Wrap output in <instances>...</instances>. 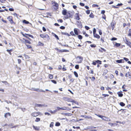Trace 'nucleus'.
I'll use <instances>...</instances> for the list:
<instances>
[{
	"label": "nucleus",
	"mask_w": 131,
	"mask_h": 131,
	"mask_svg": "<svg viewBox=\"0 0 131 131\" xmlns=\"http://www.w3.org/2000/svg\"><path fill=\"white\" fill-rule=\"evenodd\" d=\"M76 59L78 63H81L83 60V58L81 56H78L76 58Z\"/></svg>",
	"instance_id": "1"
},
{
	"label": "nucleus",
	"mask_w": 131,
	"mask_h": 131,
	"mask_svg": "<svg viewBox=\"0 0 131 131\" xmlns=\"http://www.w3.org/2000/svg\"><path fill=\"white\" fill-rule=\"evenodd\" d=\"M62 99L63 100L67 102H74L73 100L67 97H64Z\"/></svg>",
	"instance_id": "2"
},
{
	"label": "nucleus",
	"mask_w": 131,
	"mask_h": 131,
	"mask_svg": "<svg viewBox=\"0 0 131 131\" xmlns=\"http://www.w3.org/2000/svg\"><path fill=\"white\" fill-rule=\"evenodd\" d=\"M54 4L53 5L52 7V8L53 10H57L58 8V4L56 3H54Z\"/></svg>",
	"instance_id": "3"
},
{
	"label": "nucleus",
	"mask_w": 131,
	"mask_h": 131,
	"mask_svg": "<svg viewBox=\"0 0 131 131\" xmlns=\"http://www.w3.org/2000/svg\"><path fill=\"white\" fill-rule=\"evenodd\" d=\"M40 36L41 38H46L47 39H49V37L48 35L47 34H41Z\"/></svg>",
	"instance_id": "4"
},
{
	"label": "nucleus",
	"mask_w": 131,
	"mask_h": 131,
	"mask_svg": "<svg viewBox=\"0 0 131 131\" xmlns=\"http://www.w3.org/2000/svg\"><path fill=\"white\" fill-rule=\"evenodd\" d=\"M7 18L10 21V23L12 24L14 23L13 20V17L12 16H10L8 17Z\"/></svg>",
	"instance_id": "5"
},
{
	"label": "nucleus",
	"mask_w": 131,
	"mask_h": 131,
	"mask_svg": "<svg viewBox=\"0 0 131 131\" xmlns=\"http://www.w3.org/2000/svg\"><path fill=\"white\" fill-rule=\"evenodd\" d=\"M36 106L39 107H47V105L44 104H36L35 105Z\"/></svg>",
	"instance_id": "6"
},
{
	"label": "nucleus",
	"mask_w": 131,
	"mask_h": 131,
	"mask_svg": "<svg viewBox=\"0 0 131 131\" xmlns=\"http://www.w3.org/2000/svg\"><path fill=\"white\" fill-rule=\"evenodd\" d=\"M40 112H34L32 113V115L34 117H36L38 116L40 114Z\"/></svg>",
	"instance_id": "7"
},
{
	"label": "nucleus",
	"mask_w": 131,
	"mask_h": 131,
	"mask_svg": "<svg viewBox=\"0 0 131 131\" xmlns=\"http://www.w3.org/2000/svg\"><path fill=\"white\" fill-rule=\"evenodd\" d=\"M23 39L24 40V41H23V43H28L29 44H30L31 42L28 40H27L25 39L24 38Z\"/></svg>",
	"instance_id": "8"
},
{
	"label": "nucleus",
	"mask_w": 131,
	"mask_h": 131,
	"mask_svg": "<svg viewBox=\"0 0 131 131\" xmlns=\"http://www.w3.org/2000/svg\"><path fill=\"white\" fill-rule=\"evenodd\" d=\"M33 90L34 91H39V92H45V91L43 90H42L39 89L38 88L34 89H33Z\"/></svg>",
	"instance_id": "9"
},
{
	"label": "nucleus",
	"mask_w": 131,
	"mask_h": 131,
	"mask_svg": "<svg viewBox=\"0 0 131 131\" xmlns=\"http://www.w3.org/2000/svg\"><path fill=\"white\" fill-rule=\"evenodd\" d=\"M115 24V23L114 22H112L111 24V26L112 28V30H113L114 28V26Z\"/></svg>",
	"instance_id": "10"
},
{
	"label": "nucleus",
	"mask_w": 131,
	"mask_h": 131,
	"mask_svg": "<svg viewBox=\"0 0 131 131\" xmlns=\"http://www.w3.org/2000/svg\"><path fill=\"white\" fill-rule=\"evenodd\" d=\"M34 128L36 130H39V126H35L34 125L33 126Z\"/></svg>",
	"instance_id": "11"
},
{
	"label": "nucleus",
	"mask_w": 131,
	"mask_h": 131,
	"mask_svg": "<svg viewBox=\"0 0 131 131\" xmlns=\"http://www.w3.org/2000/svg\"><path fill=\"white\" fill-rule=\"evenodd\" d=\"M93 35L97 39H99L100 38V37L99 35L96 34H94Z\"/></svg>",
	"instance_id": "12"
},
{
	"label": "nucleus",
	"mask_w": 131,
	"mask_h": 131,
	"mask_svg": "<svg viewBox=\"0 0 131 131\" xmlns=\"http://www.w3.org/2000/svg\"><path fill=\"white\" fill-rule=\"evenodd\" d=\"M75 17L76 19L79 20L80 19L79 16L77 13L75 15Z\"/></svg>",
	"instance_id": "13"
},
{
	"label": "nucleus",
	"mask_w": 131,
	"mask_h": 131,
	"mask_svg": "<svg viewBox=\"0 0 131 131\" xmlns=\"http://www.w3.org/2000/svg\"><path fill=\"white\" fill-rule=\"evenodd\" d=\"M8 116H10V114L9 113H6L4 115V116L5 118H7Z\"/></svg>",
	"instance_id": "14"
},
{
	"label": "nucleus",
	"mask_w": 131,
	"mask_h": 131,
	"mask_svg": "<svg viewBox=\"0 0 131 131\" xmlns=\"http://www.w3.org/2000/svg\"><path fill=\"white\" fill-rule=\"evenodd\" d=\"M116 62L118 63H121L122 62H124V60L123 59H121L119 60H117L116 61Z\"/></svg>",
	"instance_id": "15"
},
{
	"label": "nucleus",
	"mask_w": 131,
	"mask_h": 131,
	"mask_svg": "<svg viewBox=\"0 0 131 131\" xmlns=\"http://www.w3.org/2000/svg\"><path fill=\"white\" fill-rule=\"evenodd\" d=\"M62 14L63 15H66L67 13L66 10V9H64V10H63V11L62 12Z\"/></svg>",
	"instance_id": "16"
},
{
	"label": "nucleus",
	"mask_w": 131,
	"mask_h": 131,
	"mask_svg": "<svg viewBox=\"0 0 131 131\" xmlns=\"http://www.w3.org/2000/svg\"><path fill=\"white\" fill-rule=\"evenodd\" d=\"M60 110V107H57L54 110V112H56L57 111H59Z\"/></svg>",
	"instance_id": "17"
},
{
	"label": "nucleus",
	"mask_w": 131,
	"mask_h": 131,
	"mask_svg": "<svg viewBox=\"0 0 131 131\" xmlns=\"http://www.w3.org/2000/svg\"><path fill=\"white\" fill-rule=\"evenodd\" d=\"M2 82L4 83L5 84V85H7L8 86H9V83L7 81H2Z\"/></svg>",
	"instance_id": "18"
},
{
	"label": "nucleus",
	"mask_w": 131,
	"mask_h": 131,
	"mask_svg": "<svg viewBox=\"0 0 131 131\" xmlns=\"http://www.w3.org/2000/svg\"><path fill=\"white\" fill-rule=\"evenodd\" d=\"M74 31L75 34L77 35H78V33L77 29L74 28Z\"/></svg>",
	"instance_id": "19"
},
{
	"label": "nucleus",
	"mask_w": 131,
	"mask_h": 131,
	"mask_svg": "<svg viewBox=\"0 0 131 131\" xmlns=\"http://www.w3.org/2000/svg\"><path fill=\"white\" fill-rule=\"evenodd\" d=\"M117 94H118L119 96L121 97L123 95V94L120 92H118L117 93Z\"/></svg>",
	"instance_id": "20"
},
{
	"label": "nucleus",
	"mask_w": 131,
	"mask_h": 131,
	"mask_svg": "<svg viewBox=\"0 0 131 131\" xmlns=\"http://www.w3.org/2000/svg\"><path fill=\"white\" fill-rule=\"evenodd\" d=\"M23 23L27 24H28L29 23V22L28 21H27V20H23Z\"/></svg>",
	"instance_id": "21"
},
{
	"label": "nucleus",
	"mask_w": 131,
	"mask_h": 131,
	"mask_svg": "<svg viewBox=\"0 0 131 131\" xmlns=\"http://www.w3.org/2000/svg\"><path fill=\"white\" fill-rule=\"evenodd\" d=\"M85 118H87L88 119H92V117L91 116H85Z\"/></svg>",
	"instance_id": "22"
},
{
	"label": "nucleus",
	"mask_w": 131,
	"mask_h": 131,
	"mask_svg": "<svg viewBox=\"0 0 131 131\" xmlns=\"http://www.w3.org/2000/svg\"><path fill=\"white\" fill-rule=\"evenodd\" d=\"M40 120V119L39 118H36L35 120V121L36 122H38Z\"/></svg>",
	"instance_id": "23"
},
{
	"label": "nucleus",
	"mask_w": 131,
	"mask_h": 131,
	"mask_svg": "<svg viewBox=\"0 0 131 131\" xmlns=\"http://www.w3.org/2000/svg\"><path fill=\"white\" fill-rule=\"evenodd\" d=\"M7 51L9 53V54L11 55L12 54L10 52L11 51H12V50L11 49L10 50H8L7 49Z\"/></svg>",
	"instance_id": "24"
},
{
	"label": "nucleus",
	"mask_w": 131,
	"mask_h": 131,
	"mask_svg": "<svg viewBox=\"0 0 131 131\" xmlns=\"http://www.w3.org/2000/svg\"><path fill=\"white\" fill-rule=\"evenodd\" d=\"M120 105L122 106H123L125 105V104L122 102H120Z\"/></svg>",
	"instance_id": "25"
},
{
	"label": "nucleus",
	"mask_w": 131,
	"mask_h": 131,
	"mask_svg": "<svg viewBox=\"0 0 131 131\" xmlns=\"http://www.w3.org/2000/svg\"><path fill=\"white\" fill-rule=\"evenodd\" d=\"M128 36H131V29H129V30Z\"/></svg>",
	"instance_id": "26"
},
{
	"label": "nucleus",
	"mask_w": 131,
	"mask_h": 131,
	"mask_svg": "<svg viewBox=\"0 0 131 131\" xmlns=\"http://www.w3.org/2000/svg\"><path fill=\"white\" fill-rule=\"evenodd\" d=\"M49 77L50 79H51L53 78V76L52 75L50 74L49 75Z\"/></svg>",
	"instance_id": "27"
},
{
	"label": "nucleus",
	"mask_w": 131,
	"mask_h": 131,
	"mask_svg": "<svg viewBox=\"0 0 131 131\" xmlns=\"http://www.w3.org/2000/svg\"><path fill=\"white\" fill-rule=\"evenodd\" d=\"M96 63H99L100 64H102L101 61L99 60H97L96 61Z\"/></svg>",
	"instance_id": "28"
},
{
	"label": "nucleus",
	"mask_w": 131,
	"mask_h": 131,
	"mask_svg": "<svg viewBox=\"0 0 131 131\" xmlns=\"http://www.w3.org/2000/svg\"><path fill=\"white\" fill-rule=\"evenodd\" d=\"M38 44L39 45L41 46H43V44L40 41H39L38 42Z\"/></svg>",
	"instance_id": "29"
},
{
	"label": "nucleus",
	"mask_w": 131,
	"mask_h": 131,
	"mask_svg": "<svg viewBox=\"0 0 131 131\" xmlns=\"http://www.w3.org/2000/svg\"><path fill=\"white\" fill-rule=\"evenodd\" d=\"M74 73L75 76L77 77H78V75L76 71H74Z\"/></svg>",
	"instance_id": "30"
},
{
	"label": "nucleus",
	"mask_w": 131,
	"mask_h": 131,
	"mask_svg": "<svg viewBox=\"0 0 131 131\" xmlns=\"http://www.w3.org/2000/svg\"><path fill=\"white\" fill-rule=\"evenodd\" d=\"M89 16L91 18H93L94 17V15L92 13H91L89 15Z\"/></svg>",
	"instance_id": "31"
},
{
	"label": "nucleus",
	"mask_w": 131,
	"mask_h": 131,
	"mask_svg": "<svg viewBox=\"0 0 131 131\" xmlns=\"http://www.w3.org/2000/svg\"><path fill=\"white\" fill-rule=\"evenodd\" d=\"M60 123L59 122H57L55 124V125L56 126H59L60 125Z\"/></svg>",
	"instance_id": "32"
},
{
	"label": "nucleus",
	"mask_w": 131,
	"mask_h": 131,
	"mask_svg": "<svg viewBox=\"0 0 131 131\" xmlns=\"http://www.w3.org/2000/svg\"><path fill=\"white\" fill-rule=\"evenodd\" d=\"M24 56L25 57L26 59H28L29 58V56H28L25 54H24Z\"/></svg>",
	"instance_id": "33"
},
{
	"label": "nucleus",
	"mask_w": 131,
	"mask_h": 131,
	"mask_svg": "<svg viewBox=\"0 0 131 131\" xmlns=\"http://www.w3.org/2000/svg\"><path fill=\"white\" fill-rule=\"evenodd\" d=\"M62 33L63 34V35H67L68 36H70V35H69L68 33H65V32H62Z\"/></svg>",
	"instance_id": "34"
},
{
	"label": "nucleus",
	"mask_w": 131,
	"mask_h": 131,
	"mask_svg": "<svg viewBox=\"0 0 131 131\" xmlns=\"http://www.w3.org/2000/svg\"><path fill=\"white\" fill-rule=\"evenodd\" d=\"M54 123L53 122H51L50 124V127H52L53 126Z\"/></svg>",
	"instance_id": "35"
},
{
	"label": "nucleus",
	"mask_w": 131,
	"mask_h": 131,
	"mask_svg": "<svg viewBox=\"0 0 131 131\" xmlns=\"http://www.w3.org/2000/svg\"><path fill=\"white\" fill-rule=\"evenodd\" d=\"M95 115H97V116L98 117L101 118L102 119L103 118L102 117H103V116L101 115H97V114H95Z\"/></svg>",
	"instance_id": "36"
},
{
	"label": "nucleus",
	"mask_w": 131,
	"mask_h": 131,
	"mask_svg": "<svg viewBox=\"0 0 131 131\" xmlns=\"http://www.w3.org/2000/svg\"><path fill=\"white\" fill-rule=\"evenodd\" d=\"M120 46V44L116 43L115 44V46L116 47H118Z\"/></svg>",
	"instance_id": "37"
},
{
	"label": "nucleus",
	"mask_w": 131,
	"mask_h": 131,
	"mask_svg": "<svg viewBox=\"0 0 131 131\" xmlns=\"http://www.w3.org/2000/svg\"><path fill=\"white\" fill-rule=\"evenodd\" d=\"M26 34V35H27V36H29V37H31L32 38H34L33 36L31 35H29V34Z\"/></svg>",
	"instance_id": "38"
},
{
	"label": "nucleus",
	"mask_w": 131,
	"mask_h": 131,
	"mask_svg": "<svg viewBox=\"0 0 131 131\" xmlns=\"http://www.w3.org/2000/svg\"><path fill=\"white\" fill-rule=\"evenodd\" d=\"M78 38L80 39H82V36L81 35H79L78 36Z\"/></svg>",
	"instance_id": "39"
},
{
	"label": "nucleus",
	"mask_w": 131,
	"mask_h": 131,
	"mask_svg": "<svg viewBox=\"0 0 131 131\" xmlns=\"http://www.w3.org/2000/svg\"><path fill=\"white\" fill-rule=\"evenodd\" d=\"M79 67V65H78L77 64L75 66V68L77 69H78Z\"/></svg>",
	"instance_id": "40"
},
{
	"label": "nucleus",
	"mask_w": 131,
	"mask_h": 131,
	"mask_svg": "<svg viewBox=\"0 0 131 131\" xmlns=\"http://www.w3.org/2000/svg\"><path fill=\"white\" fill-rule=\"evenodd\" d=\"M67 108L66 107H60V110H66Z\"/></svg>",
	"instance_id": "41"
},
{
	"label": "nucleus",
	"mask_w": 131,
	"mask_h": 131,
	"mask_svg": "<svg viewBox=\"0 0 131 131\" xmlns=\"http://www.w3.org/2000/svg\"><path fill=\"white\" fill-rule=\"evenodd\" d=\"M92 6L94 7H98L99 6L97 5L93 4L92 5Z\"/></svg>",
	"instance_id": "42"
},
{
	"label": "nucleus",
	"mask_w": 131,
	"mask_h": 131,
	"mask_svg": "<svg viewBox=\"0 0 131 131\" xmlns=\"http://www.w3.org/2000/svg\"><path fill=\"white\" fill-rule=\"evenodd\" d=\"M18 62V64H20L21 62V61L20 59H18L17 60Z\"/></svg>",
	"instance_id": "43"
},
{
	"label": "nucleus",
	"mask_w": 131,
	"mask_h": 131,
	"mask_svg": "<svg viewBox=\"0 0 131 131\" xmlns=\"http://www.w3.org/2000/svg\"><path fill=\"white\" fill-rule=\"evenodd\" d=\"M101 41L102 43H103L104 42V38L103 37H101Z\"/></svg>",
	"instance_id": "44"
},
{
	"label": "nucleus",
	"mask_w": 131,
	"mask_h": 131,
	"mask_svg": "<svg viewBox=\"0 0 131 131\" xmlns=\"http://www.w3.org/2000/svg\"><path fill=\"white\" fill-rule=\"evenodd\" d=\"M27 47L28 48H31V46L29 45H26Z\"/></svg>",
	"instance_id": "45"
},
{
	"label": "nucleus",
	"mask_w": 131,
	"mask_h": 131,
	"mask_svg": "<svg viewBox=\"0 0 131 131\" xmlns=\"http://www.w3.org/2000/svg\"><path fill=\"white\" fill-rule=\"evenodd\" d=\"M73 128H74V129L75 128L78 129H80V127H79V126L77 127H75L74 126H73Z\"/></svg>",
	"instance_id": "46"
},
{
	"label": "nucleus",
	"mask_w": 131,
	"mask_h": 131,
	"mask_svg": "<svg viewBox=\"0 0 131 131\" xmlns=\"http://www.w3.org/2000/svg\"><path fill=\"white\" fill-rule=\"evenodd\" d=\"M51 82L54 84H56L57 83V82L56 81L54 80H51Z\"/></svg>",
	"instance_id": "47"
},
{
	"label": "nucleus",
	"mask_w": 131,
	"mask_h": 131,
	"mask_svg": "<svg viewBox=\"0 0 131 131\" xmlns=\"http://www.w3.org/2000/svg\"><path fill=\"white\" fill-rule=\"evenodd\" d=\"M70 34L72 36H75V35L74 34L73 32V31H72L70 32Z\"/></svg>",
	"instance_id": "48"
},
{
	"label": "nucleus",
	"mask_w": 131,
	"mask_h": 131,
	"mask_svg": "<svg viewBox=\"0 0 131 131\" xmlns=\"http://www.w3.org/2000/svg\"><path fill=\"white\" fill-rule=\"evenodd\" d=\"M92 64H93L94 65H96V61H93V63H92Z\"/></svg>",
	"instance_id": "49"
},
{
	"label": "nucleus",
	"mask_w": 131,
	"mask_h": 131,
	"mask_svg": "<svg viewBox=\"0 0 131 131\" xmlns=\"http://www.w3.org/2000/svg\"><path fill=\"white\" fill-rule=\"evenodd\" d=\"M5 101L8 104L9 103H12V102L11 101H9V102L7 101V100H5Z\"/></svg>",
	"instance_id": "50"
},
{
	"label": "nucleus",
	"mask_w": 131,
	"mask_h": 131,
	"mask_svg": "<svg viewBox=\"0 0 131 131\" xmlns=\"http://www.w3.org/2000/svg\"><path fill=\"white\" fill-rule=\"evenodd\" d=\"M60 28L61 29H65V27L64 26H62L60 27Z\"/></svg>",
	"instance_id": "51"
},
{
	"label": "nucleus",
	"mask_w": 131,
	"mask_h": 131,
	"mask_svg": "<svg viewBox=\"0 0 131 131\" xmlns=\"http://www.w3.org/2000/svg\"><path fill=\"white\" fill-rule=\"evenodd\" d=\"M54 37L57 39L59 40V38L58 36L56 34H54Z\"/></svg>",
	"instance_id": "52"
},
{
	"label": "nucleus",
	"mask_w": 131,
	"mask_h": 131,
	"mask_svg": "<svg viewBox=\"0 0 131 131\" xmlns=\"http://www.w3.org/2000/svg\"><path fill=\"white\" fill-rule=\"evenodd\" d=\"M96 31V29L95 28H94L93 30V34H96V33H95Z\"/></svg>",
	"instance_id": "53"
},
{
	"label": "nucleus",
	"mask_w": 131,
	"mask_h": 131,
	"mask_svg": "<svg viewBox=\"0 0 131 131\" xmlns=\"http://www.w3.org/2000/svg\"><path fill=\"white\" fill-rule=\"evenodd\" d=\"M85 27L87 30H89L90 28L87 26H85Z\"/></svg>",
	"instance_id": "54"
},
{
	"label": "nucleus",
	"mask_w": 131,
	"mask_h": 131,
	"mask_svg": "<svg viewBox=\"0 0 131 131\" xmlns=\"http://www.w3.org/2000/svg\"><path fill=\"white\" fill-rule=\"evenodd\" d=\"M111 121V120H110V118H109L108 117H106L105 121Z\"/></svg>",
	"instance_id": "55"
},
{
	"label": "nucleus",
	"mask_w": 131,
	"mask_h": 131,
	"mask_svg": "<svg viewBox=\"0 0 131 131\" xmlns=\"http://www.w3.org/2000/svg\"><path fill=\"white\" fill-rule=\"evenodd\" d=\"M80 5L82 6H84V4L83 3H80Z\"/></svg>",
	"instance_id": "56"
},
{
	"label": "nucleus",
	"mask_w": 131,
	"mask_h": 131,
	"mask_svg": "<svg viewBox=\"0 0 131 131\" xmlns=\"http://www.w3.org/2000/svg\"><path fill=\"white\" fill-rule=\"evenodd\" d=\"M117 39L116 38L113 37L112 38L111 40H116Z\"/></svg>",
	"instance_id": "57"
},
{
	"label": "nucleus",
	"mask_w": 131,
	"mask_h": 131,
	"mask_svg": "<svg viewBox=\"0 0 131 131\" xmlns=\"http://www.w3.org/2000/svg\"><path fill=\"white\" fill-rule=\"evenodd\" d=\"M106 117H105L103 116V117H102L103 118H102V119L103 120H104V121H105Z\"/></svg>",
	"instance_id": "58"
},
{
	"label": "nucleus",
	"mask_w": 131,
	"mask_h": 131,
	"mask_svg": "<svg viewBox=\"0 0 131 131\" xmlns=\"http://www.w3.org/2000/svg\"><path fill=\"white\" fill-rule=\"evenodd\" d=\"M45 115H50V114L48 112H45Z\"/></svg>",
	"instance_id": "59"
},
{
	"label": "nucleus",
	"mask_w": 131,
	"mask_h": 131,
	"mask_svg": "<svg viewBox=\"0 0 131 131\" xmlns=\"http://www.w3.org/2000/svg\"><path fill=\"white\" fill-rule=\"evenodd\" d=\"M95 79V78L93 77L91 78V80L94 81Z\"/></svg>",
	"instance_id": "60"
},
{
	"label": "nucleus",
	"mask_w": 131,
	"mask_h": 131,
	"mask_svg": "<svg viewBox=\"0 0 131 131\" xmlns=\"http://www.w3.org/2000/svg\"><path fill=\"white\" fill-rule=\"evenodd\" d=\"M9 10L10 11H13L14 10V9L12 8H9Z\"/></svg>",
	"instance_id": "61"
},
{
	"label": "nucleus",
	"mask_w": 131,
	"mask_h": 131,
	"mask_svg": "<svg viewBox=\"0 0 131 131\" xmlns=\"http://www.w3.org/2000/svg\"><path fill=\"white\" fill-rule=\"evenodd\" d=\"M86 13L88 14H89L90 13V11L89 10H88L86 11Z\"/></svg>",
	"instance_id": "62"
},
{
	"label": "nucleus",
	"mask_w": 131,
	"mask_h": 131,
	"mask_svg": "<svg viewBox=\"0 0 131 131\" xmlns=\"http://www.w3.org/2000/svg\"><path fill=\"white\" fill-rule=\"evenodd\" d=\"M58 21H59L61 23H62L63 21L62 19H59V20H58Z\"/></svg>",
	"instance_id": "63"
},
{
	"label": "nucleus",
	"mask_w": 131,
	"mask_h": 131,
	"mask_svg": "<svg viewBox=\"0 0 131 131\" xmlns=\"http://www.w3.org/2000/svg\"><path fill=\"white\" fill-rule=\"evenodd\" d=\"M124 59L126 61H128V58H124Z\"/></svg>",
	"instance_id": "64"
}]
</instances>
